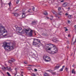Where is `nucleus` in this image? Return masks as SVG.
Segmentation results:
<instances>
[{
	"mask_svg": "<svg viewBox=\"0 0 76 76\" xmlns=\"http://www.w3.org/2000/svg\"><path fill=\"white\" fill-rule=\"evenodd\" d=\"M60 66L59 65V64L57 65L55 67V69H58L59 68H60Z\"/></svg>",
	"mask_w": 76,
	"mask_h": 76,
	"instance_id": "nucleus-11",
	"label": "nucleus"
},
{
	"mask_svg": "<svg viewBox=\"0 0 76 76\" xmlns=\"http://www.w3.org/2000/svg\"><path fill=\"white\" fill-rule=\"evenodd\" d=\"M76 42V39H75V42H73V44H75Z\"/></svg>",
	"mask_w": 76,
	"mask_h": 76,
	"instance_id": "nucleus-36",
	"label": "nucleus"
},
{
	"mask_svg": "<svg viewBox=\"0 0 76 76\" xmlns=\"http://www.w3.org/2000/svg\"><path fill=\"white\" fill-rule=\"evenodd\" d=\"M67 48H69V47H68Z\"/></svg>",
	"mask_w": 76,
	"mask_h": 76,
	"instance_id": "nucleus-58",
	"label": "nucleus"
},
{
	"mask_svg": "<svg viewBox=\"0 0 76 76\" xmlns=\"http://www.w3.org/2000/svg\"><path fill=\"white\" fill-rule=\"evenodd\" d=\"M37 23V22L35 21H33L32 22V24H33V25H34L35 24H36V23Z\"/></svg>",
	"mask_w": 76,
	"mask_h": 76,
	"instance_id": "nucleus-20",
	"label": "nucleus"
},
{
	"mask_svg": "<svg viewBox=\"0 0 76 76\" xmlns=\"http://www.w3.org/2000/svg\"><path fill=\"white\" fill-rule=\"evenodd\" d=\"M34 70L35 72H37V69H34Z\"/></svg>",
	"mask_w": 76,
	"mask_h": 76,
	"instance_id": "nucleus-39",
	"label": "nucleus"
},
{
	"mask_svg": "<svg viewBox=\"0 0 76 76\" xmlns=\"http://www.w3.org/2000/svg\"><path fill=\"white\" fill-rule=\"evenodd\" d=\"M72 67H75V65H72Z\"/></svg>",
	"mask_w": 76,
	"mask_h": 76,
	"instance_id": "nucleus-51",
	"label": "nucleus"
},
{
	"mask_svg": "<svg viewBox=\"0 0 76 76\" xmlns=\"http://www.w3.org/2000/svg\"><path fill=\"white\" fill-rule=\"evenodd\" d=\"M68 17L69 19H71V18H72V15H70L68 16Z\"/></svg>",
	"mask_w": 76,
	"mask_h": 76,
	"instance_id": "nucleus-28",
	"label": "nucleus"
},
{
	"mask_svg": "<svg viewBox=\"0 0 76 76\" xmlns=\"http://www.w3.org/2000/svg\"><path fill=\"white\" fill-rule=\"evenodd\" d=\"M43 15H48V13H47V12H46L43 13Z\"/></svg>",
	"mask_w": 76,
	"mask_h": 76,
	"instance_id": "nucleus-22",
	"label": "nucleus"
},
{
	"mask_svg": "<svg viewBox=\"0 0 76 76\" xmlns=\"http://www.w3.org/2000/svg\"><path fill=\"white\" fill-rule=\"evenodd\" d=\"M23 15H22V17H23V18H25V13H22Z\"/></svg>",
	"mask_w": 76,
	"mask_h": 76,
	"instance_id": "nucleus-16",
	"label": "nucleus"
},
{
	"mask_svg": "<svg viewBox=\"0 0 76 76\" xmlns=\"http://www.w3.org/2000/svg\"><path fill=\"white\" fill-rule=\"evenodd\" d=\"M70 34H69L68 35V37H70Z\"/></svg>",
	"mask_w": 76,
	"mask_h": 76,
	"instance_id": "nucleus-50",
	"label": "nucleus"
},
{
	"mask_svg": "<svg viewBox=\"0 0 76 76\" xmlns=\"http://www.w3.org/2000/svg\"><path fill=\"white\" fill-rule=\"evenodd\" d=\"M8 4H9L10 7V5L11 4V2H10Z\"/></svg>",
	"mask_w": 76,
	"mask_h": 76,
	"instance_id": "nucleus-30",
	"label": "nucleus"
},
{
	"mask_svg": "<svg viewBox=\"0 0 76 76\" xmlns=\"http://www.w3.org/2000/svg\"><path fill=\"white\" fill-rule=\"evenodd\" d=\"M48 45H51V46H52L51 47H49V46L47 47V49L46 50L47 51H48V50L49 51H50L51 49H53V50L55 52H56V53H57V51H58V49L55 46V45H53V44H47Z\"/></svg>",
	"mask_w": 76,
	"mask_h": 76,
	"instance_id": "nucleus-2",
	"label": "nucleus"
},
{
	"mask_svg": "<svg viewBox=\"0 0 76 76\" xmlns=\"http://www.w3.org/2000/svg\"><path fill=\"white\" fill-rule=\"evenodd\" d=\"M33 11H35V7H33V8L32 9Z\"/></svg>",
	"mask_w": 76,
	"mask_h": 76,
	"instance_id": "nucleus-37",
	"label": "nucleus"
},
{
	"mask_svg": "<svg viewBox=\"0 0 76 76\" xmlns=\"http://www.w3.org/2000/svg\"><path fill=\"white\" fill-rule=\"evenodd\" d=\"M10 64V66L11 67H12L13 64V63H11V64Z\"/></svg>",
	"mask_w": 76,
	"mask_h": 76,
	"instance_id": "nucleus-25",
	"label": "nucleus"
},
{
	"mask_svg": "<svg viewBox=\"0 0 76 76\" xmlns=\"http://www.w3.org/2000/svg\"><path fill=\"white\" fill-rule=\"evenodd\" d=\"M61 3H62L63 2H64V0H62L61 1Z\"/></svg>",
	"mask_w": 76,
	"mask_h": 76,
	"instance_id": "nucleus-44",
	"label": "nucleus"
},
{
	"mask_svg": "<svg viewBox=\"0 0 76 76\" xmlns=\"http://www.w3.org/2000/svg\"><path fill=\"white\" fill-rule=\"evenodd\" d=\"M58 15H61V14H62V12L60 11V12H58Z\"/></svg>",
	"mask_w": 76,
	"mask_h": 76,
	"instance_id": "nucleus-18",
	"label": "nucleus"
},
{
	"mask_svg": "<svg viewBox=\"0 0 76 76\" xmlns=\"http://www.w3.org/2000/svg\"><path fill=\"white\" fill-rule=\"evenodd\" d=\"M16 74H15V75H14V76H16Z\"/></svg>",
	"mask_w": 76,
	"mask_h": 76,
	"instance_id": "nucleus-55",
	"label": "nucleus"
},
{
	"mask_svg": "<svg viewBox=\"0 0 76 76\" xmlns=\"http://www.w3.org/2000/svg\"><path fill=\"white\" fill-rule=\"evenodd\" d=\"M58 10L59 11L60 10H61V7H59L58 9Z\"/></svg>",
	"mask_w": 76,
	"mask_h": 76,
	"instance_id": "nucleus-35",
	"label": "nucleus"
},
{
	"mask_svg": "<svg viewBox=\"0 0 76 76\" xmlns=\"http://www.w3.org/2000/svg\"><path fill=\"white\" fill-rule=\"evenodd\" d=\"M13 37V35H12V36H10L11 37Z\"/></svg>",
	"mask_w": 76,
	"mask_h": 76,
	"instance_id": "nucleus-57",
	"label": "nucleus"
},
{
	"mask_svg": "<svg viewBox=\"0 0 76 76\" xmlns=\"http://www.w3.org/2000/svg\"><path fill=\"white\" fill-rule=\"evenodd\" d=\"M5 27L2 26L1 24L0 23V39L2 37L1 35H3L4 33H5V31H4Z\"/></svg>",
	"mask_w": 76,
	"mask_h": 76,
	"instance_id": "nucleus-3",
	"label": "nucleus"
},
{
	"mask_svg": "<svg viewBox=\"0 0 76 76\" xmlns=\"http://www.w3.org/2000/svg\"><path fill=\"white\" fill-rule=\"evenodd\" d=\"M28 66H33V65H28Z\"/></svg>",
	"mask_w": 76,
	"mask_h": 76,
	"instance_id": "nucleus-49",
	"label": "nucleus"
},
{
	"mask_svg": "<svg viewBox=\"0 0 76 76\" xmlns=\"http://www.w3.org/2000/svg\"><path fill=\"white\" fill-rule=\"evenodd\" d=\"M75 14H76V13H75Z\"/></svg>",
	"mask_w": 76,
	"mask_h": 76,
	"instance_id": "nucleus-60",
	"label": "nucleus"
},
{
	"mask_svg": "<svg viewBox=\"0 0 76 76\" xmlns=\"http://www.w3.org/2000/svg\"><path fill=\"white\" fill-rule=\"evenodd\" d=\"M53 14H54V15H57V12H53Z\"/></svg>",
	"mask_w": 76,
	"mask_h": 76,
	"instance_id": "nucleus-38",
	"label": "nucleus"
},
{
	"mask_svg": "<svg viewBox=\"0 0 76 76\" xmlns=\"http://www.w3.org/2000/svg\"><path fill=\"white\" fill-rule=\"evenodd\" d=\"M17 31H18V32L19 33H20V34H24V31L23 30H22V28L20 27H18L17 29Z\"/></svg>",
	"mask_w": 76,
	"mask_h": 76,
	"instance_id": "nucleus-5",
	"label": "nucleus"
},
{
	"mask_svg": "<svg viewBox=\"0 0 76 76\" xmlns=\"http://www.w3.org/2000/svg\"><path fill=\"white\" fill-rule=\"evenodd\" d=\"M72 73L75 74L76 73V71H74V69H73L72 71Z\"/></svg>",
	"mask_w": 76,
	"mask_h": 76,
	"instance_id": "nucleus-19",
	"label": "nucleus"
},
{
	"mask_svg": "<svg viewBox=\"0 0 76 76\" xmlns=\"http://www.w3.org/2000/svg\"><path fill=\"white\" fill-rule=\"evenodd\" d=\"M76 49H75V51H76Z\"/></svg>",
	"mask_w": 76,
	"mask_h": 76,
	"instance_id": "nucleus-59",
	"label": "nucleus"
},
{
	"mask_svg": "<svg viewBox=\"0 0 76 76\" xmlns=\"http://www.w3.org/2000/svg\"><path fill=\"white\" fill-rule=\"evenodd\" d=\"M15 46V44L11 43H9L6 42H4L3 43V45H2V47L7 51H9L11 50L14 49Z\"/></svg>",
	"mask_w": 76,
	"mask_h": 76,
	"instance_id": "nucleus-1",
	"label": "nucleus"
},
{
	"mask_svg": "<svg viewBox=\"0 0 76 76\" xmlns=\"http://www.w3.org/2000/svg\"><path fill=\"white\" fill-rule=\"evenodd\" d=\"M63 69L62 68H61L60 70V71L61 72H62V71H63Z\"/></svg>",
	"mask_w": 76,
	"mask_h": 76,
	"instance_id": "nucleus-33",
	"label": "nucleus"
},
{
	"mask_svg": "<svg viewBox=\"0 0 76 76\" xmlns=\"http://www.w3.org/2000/svg\"><path fill=\"white\" fill-rule=\"evenodd\" d=\"M13 14H14V15L15 16H19V14L17 13H13Z\"/></svg>",
	"mask_w": 76,
	"mask_h": 76,
	"instance_id": "nucleus-15",
	"label": "nucleus"
},
{
	"mask_svg": "<svg viewBox=\"0 0 76 76\" xmlns=\"http://www.w3.org/2000/svg\"><path fill=\"white\" fill-rule=\"evenodd\" d=\"M24 63L25 64H28V63L27 62H24Z\"/></svg>",
	"mask_w": 76,
	"mask_h": 76,
	"instance_id": "nucleus-47",
	"label": "nucleus"
},
{
	"mask_svg": "<svg viewBox=\"0 0 76 76\" xmlns=\"http://www.w3.org/2000/svg\"><path fill=\"white\" fill-rule=\"evenodd\" d=\"M65 15H66V16H68V14L66 13L65 14Z\"/></svg>",
	"mask_w": 76,
	"mask_h": 76,
	"instance_id": "nucleus-45",
	"label": "nucleus"
},
{
	"mask_svg": "<svg viewBox=\"0 0 76 76\" xmlns=\"http://www.w3.org/2000/svg\"><path fill=\"white\" fill-rule=\"evenodd\" d=\"M66 42H67V44H69V41H67Z\"/></svg>",
	"mask_w": 76,
	"mask_h": 76,
	"instance_id": "nucleus-48",
	"label": "nucleus"
},
{
	"mask_svg": "<svg viewBox=\"0 0 76 76\" xmlns=\"http://www.w3.org/2000/svg\"><path fill=\"white\" fill-rule=\"evenodd\" d=\"M52 41H53V42H58V40H57L56 39H52Z\"/></svg>",
	"mask_w": 76,
	"mask_h": 76,
	"instance_id": "nucleus-13",
	"label": "nucleus"
},
{
	"mask_svg": "<svg viewBox=\"0 0 76 76\" xmlns=\"http://www.w3.org/2000/svg\"><path fill=\"white\" fill-rule=\"evenodd\" d=\"M7 34H5L3 36V37H5L6 36H7Z\"/></svg>",
	"mask_w": 76,
	"mask_h": 76,
	"instance_id": "nucleus-46",
	"label": "nucleus"
},
{
	"mask_svg": "<svg viewBox=\"0 0 76 76\" xmlns=\"http://www.w3.org/2000/svg\"><path fill=\"white\" fill-rule=\"evenodd\" d=\"M21 76H23V75H21Z\"/></svg>",
	"mask_w": 76,
	"mask_h": 76,
	"instance_id": "nucleus-53",
	"label": "nucleus"
},
{
	"mask_svg": "<svg viewBox=\"0 0 76 76\" xmlns=\"http://www.w3.org/2000/svg\"><path fill=\"white\" fill-rule=\"evenodd\" d=\"M33 30H31V31L28 34V37H32L33 36Z\"/></svg>",
	"mask_w": 76,
	"mask_h": 76,
	"instance_id": "nucleus-6",
	"label": "nucleus"
},
{
	"mask_svg": "<svg viewBox=\"0 0 76 76\" xmlns=\"http://www.w3.org/2000/svg\"><path fill=\"white\" fill-rule=\"evenodd\" d=\"M64 67H65V66H62V69H64Z\"/></svg>",
	"mask_w": 76,
	"mask_h": 76,
	"instance_id": "nucleus-42",
	"label": "nucleus"
},
{
	"mask_svg": "<svg viewBox=\"0 0 76 76\" xmlns=\"http://www.w3.org/2000/svg\"><path fill=\"white\" fill-rule=\"evenodd\" d=\"M50 54H56V52H55L54 51H52L50 52Z\"/></svg>",
	"mask_w": 76,
	"mask_h": 76,
	"instance_id": "nucleus-14",
	"label": "nucleus"
},
{
	"mask_svg": "<svg viewBox=\"0 0 76 76\" xmlns=\"http://www.w3.org/2000/svg\"><path fill=\"white\" fill-rule=\"evenodd\" d=\"M65 70H66V72H67L68 71V68H67V67H66L65 68Z\"/></svg>",
	"mask_w": 76,
	"mask_h": 76,
	"instance_id": "nucleus-27",
	"label": "nucleus"
},
{
	"mask_svg": "<svg viewBox=\"0 0 76 76\" xmlns=\"http://www.w3.org/2000/svg\"><path fill=\"white\" fill-rule=\"evenodd\" d=\"M47 71H48V72H50V73H51L52 72V71H53L50 70H47Z\"/></svg>",
	"mask_w": 76,
	"mask_h": 76,
	"instance_id": "nucleus-29",
	"label": "nucleus"
},
{
	"mask_svg": "<svg viewBox=\"0 0 76 76\" xmlns=\"http://www.w3.org/2000/svg\"><path fill=\"white\" fill-rule=\"evenodd\" d=\"M31 9H29L28 10V12H31Z\"/></svg>",
	"mask_w": 76,
	"mask_h": 76,
	"instance_id": "nucleus-41",
	"label": "nucleus"
},
{
	"mask_svg": "<svg viewBox=\"0 0 76 76\" xmlns=\"http://www.w3.org/2000/svg\"><path fill=\"white\" fill-rule=\"evenodd\" d=\"M68 9H70V7H69L68 8Z\"/></svg>",
	"mask_w": 76,
	"mask_h": 76,
	"instance_id": "nucleus-52",
	"label": "nucleus"
},
{
	"mask_svg": "<svg viewBox=\"0 0 76 76\" xmlns=\"http://www.w3.org/2000/svg\"><path fill=\"white\" fill-rule=\"evenodd\" d=\"M67 6V2H65L63 3V6H64V7H66Z\"/></svg>",
	"mask_w": 76,
	"mask_h": 76,
	"instance_id": "nucleus-12",
	"label": "nucleus"
},
{
	"mask_svg": "<svg viewBox=\"0 0 76 76\" xmlns=\"http://www.w3.org/2000/svg\"><path fill=\"white\" fill-rule=\"evenodd\" d=\"M49 74L48 73H45L44 74V76H48Z\"/></svg>",
	"mask_w": 76,
	"mask_h": 76,
	"instance_id": "nucleus-17",
	"label": "nucleus"
},
{
	"mask_svg": "<svg viewBox=\"0 0 76 76\" xmlns=\"http://www.w3.org/2000/svg\"><path fill=\"white\" fill-rule=\"evenodd\" d=\"M53 75H54L56 73L55 72H52L51 73Z\"/></svg>",
	"mask_w": 76,
	"mask_h": 76,
	"instance_id": "nucleus-24",
	"label": "nucleus"
},
{
	"mask_svg": "<svg viewBox=\"0 0 76 76\" xmlns=\"http://www.w3.org/2000/svg\"><path fill=\"white\" fill-rule=\"evenodd\" d=\"M43 57L44 61L46 62H48V61H50L51 60L50 57L47 55H44Z\"/></svg>",
	"mask_w": 76,
	"mask_h": 76,
	"instance_id": "nucleus-4",
	"label": "nucleus"
},
{
	"mask_svg": "<svg viewBox=\"0 0 76 76\" xmlns=\"http://www.w3.org/2000/svg\"><path fill=\"white\" fill-rule=\"evenodd\" d=\"M19 0H17L16 2V4H18V3H19Z\"/></svg>",
	"mask_w": 76,
	"mask_h": 76,
	"instance_id": "nucleus-32",
	"label": "nucleus"
},
{
	"mask_svg": "<svg viewBox=\"0 0 76 76\" xmlns=\"http://www.w3.org/2000/svg\"><path fill=\"white\" fill-rule=\"evenodd\" d=\"M74 30L75 31H76V25L74 26Z\"/></svg>",
	"mask_w": 76,
	"mask_h": 76,
	"instance_id": "nucleus-31",
	"label": "nucleus"
},
{
	"mask_svg": "<svg viewBox=\"0 0 76 76\" xmlns=\"http://www.w3.org/2000/svg\"><path fill=\"white\" fill-rule=\"evenodd\" d=\"M15 70L16 72H17V68H15Z\"/></svg>",
	"mask_w": 76,
	"mask_h": 76,
	"instance_id": "nucleus-40",
	"label": "nucleus"
},
{
	"mask_svg": "<svg viewBox=\"0 0 76 76\" xmlns=\"http://www.w3.org/2000/svg\"><path fill=\"white\" fill-rule=\"evenodd\" d=\"M7 70H8V71H9V72L12 71V68H11V67H10L7 66Z\"/></svg>",
	"mask_w": 76,
	"mask_h": 76,
	"instance_id": "nucleus-9",
	"label": "nucleus"
},
{
	"mask_svg": "<svg viewBox=\"0 0 76 76\" xmlns=\"http://www.w3.org/2000/svg\"><path fill=\"white\" fill-rule=\"evenodd\" d=\"M31 29L29 28L27 29H25V33H26V34H27L28 33H29V31H31Z\"/></svg>",
	"mask_w": 76,
	"mask_h": 76,
	"instance_id": "nucleus-8",
	"label": "nucleus"
},
{
	"mask_svg": "<svg viewBox=\"0 0 76 76\" xmlns=\"http://www.w3.org/2000/svg\"><path fill=\"white\" fill-rule=\"evenodd\" d=\"M64 28L66 29L65 31H68V29L64 27Z\"/></svg>",
	"mask_w": 76,
	"mask_h": 76,
	"instance_id": "nucleus-34",
	"label": "nucleus"
},
{
	"mask_svg": "<svg viewBox=\"0 0 76 76\" xmlns=\"http://www.w3.org/2000/svg\"><path fill=\"white\" fill-rule=\"evenodd\" d=\"M36 41L37 42H38V43H41V42H40V40L39 39H37Z\"/></svg>",
	"mask_w": 76,
	"mask_h": 76,
	"instance_id": "nucleus-23",
	"label": "nucleus"
},
{
	"mask_svg": "<svg viewBox=\"0 0 76 76\" xmlns=\"http://www.w3.org/2000/svg\"><path fill=\"white\" fill-rule=\"evenodd\" d=\"M47 19H49V18L48 17H47Z\"/></svg>",
	"mask_w": 76,
	"mask_h": 76,
	"instance_id": "nucleus-54",
	"label": "nucleus"
},
{
	"mask_svg": "<svg viewBox=\"0 0 76 76\" xmlns=\"http://www.w3.org/2000/svg\"><path fill=\"white\" fill-rule=\"evenodd\" d=\"M14 61H15V59L12 58V60H9L8 62L10 64L13 63V62H14Z\"/></svg>",
	"mask_w": 76,
	"mask_h": 76,
	"instance_id": "nucleus-7",
	"label": "nucleus"
},
{
	"mask_svg": "<svg viewBox=\"0 0 76 76\" xmlns=\"http://www.w3.org/2000/svg\"><path fill=\"white\" fill-rule=\"evenodd\" d=\"M50 19L51 20H52V19H51V18H50Z\"/></svg>",
	"mask_w": 76,
	"mask_h": 76,
	"instance_id": "nucleus-56",
	"label": "nucleus"
},
{
	"mask_svg": "<svg viewBox=\"0 0 76 76\" xmlns=\"http://www.w3.org/2000/svg\"><path fill=\"white\" fill-rule=\"evenodd\" d=\"M6 69V67H4V66H3L2 67V70H5V69Z\"/></svg>",
	"mask_w": 76,
	"mask_h": 76,
	"instance_id": "nucleus-21",
	"label": "nucleus"
},
{
	"mask_svg": "<svg viewBox=\"0 0 76 76\" xmlns=\"http://www.w3.org/2000/svg\"><path fill=\"white\" fill-rule=\"evenodd\" d=\"M7 75H8V76H11V75H10V73H9V72H7Z\"/></svg>",
	"mask_w": 76,
	"mask_h": 76,
	"instance_id": "nucleus-26",
	"label": "nucleus"
},
{
	"mask_svg": "<svg viewBox=\"0 0 76 76\" xmlns=\"http://www.w3.org/2000/svg\"><path fill=\"white\" fill-rule=\"evenodd\" d=\"M33 44L34 45H38V44L37 43V42L36 41H34L33 42Z\"/></svg>",
	"mask_w": 76,
	"mask_h": 76,
	"instance_id": "nucleus-10",
	"label": "nucleus"
},
{
	"mask_svg": "<svg viewBox=\"0 0 76 76\" xmlns=\"http://www.w3.org/2000/svg\"><path fill=\"white\" fill-rule=\"evenodd\" d=\"M2 6V4H1Z\"/></svg>",
	"mask_w": 76,
	"mask_h": 76,
	"instance_id": "nucleus-61",
	"label": "nucleus"
},
{
	"mask_svg": "<svg viewBox=\"0 0 76 76\" xmlns=\"http://www.w3.org/2000/svg\"><path fill=\"white\" fill-rule=\"evenodd\" d=\"M68 23H70V20H68Z\"/></svg>",
	"mask_w": 76,
	"mask_h": 76,
	"instance_id": "nucleus-43",
	"label": "nucleus"
}]
</instances>
